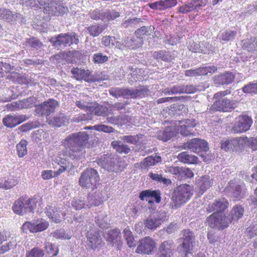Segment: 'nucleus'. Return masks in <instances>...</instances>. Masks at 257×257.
I'll list each match as a JSON object with an SVG mask.
<instances>
[{
	"label": "nucleus",
	"instance_id": "f257e3e1",
	"mask_svg": "<svg viewBox=\"0 0 257 257\" xmlns=\"http://www.w3.org/2000/svg\"><path fill=\"white\" fill-rule=\"evenodd\" d=\"M88 136L85 132H78L68 136L63 142L65 151L63 157L60 158L58 164L60 166L56 172L57 175L65 171L73 168V163L69 160L80 159L84 153V146L87 143Z\"/></svg>",
	"mask_w": 257,
	"mask_h": 257
},
{
	"label": "nucleus",
	"instance_id": "f03ea898",
	"mask_svg": "<svg viewBox=\"0 0 257 257\" xmlns=\"http://www.w3.org/2000/svg\"><path fill=\"white\" fill-rule=\"evenodd\" d=\"M196 125V122L194 120L184 119L175 121L173 125L165 128L161 139L163 141H167L175 136L177 133H180L184 136L190 135L192 134L193 128Z\"/></svg>",
	"mask_w": 257,
	"mask_h": 257
},
{
	"label": "nucleus",
	"instance_id": "7ed1b4c3",
	"mask_svg": "<svg viewBox=\"0 0 257 257\" xmlns=\"http://www.w3.org/2000/svg\"><path fill=\"white\" fill-rule=\"evenodd\" d=\"M193 188L188 184L179 185L174 190L172 200L173 206L176 208L186 203L193 195Z\"/></svg>",
	"mask_w": 257,
	"mask_h": 257
},
{
	"label": "nucleus",
	"instance_id": "20e7f679",
	"mask_svg": "<svg viewBox=\"0 0 257 257\" xmlns=\"http://www.w3.org/2000/svg\"><path fill=\"white\" fill-rule=\"evenodd\" d=\"M230 93V91L226 90L215 93L214 98L218 99L215 101L211 108L214 111H229L236 106V101L233 100L227 99L226 98H219Z\"/></svg>",
	"mask_w": 257,
	"mask_h": 257
},
{
	"label": "nucleus",
	"instance_id": "39448f33",
	"mask_svg": "<svg viewBox=\"0 0 257 257\" xmlns=\"http://www.w3.org/2000/svg\"><path fill=\"white\" fill-rule=\"evenodd\" d=\"M99 177L97 171L89 168L84 170L79 179V184L83 188L93 189L98 181Z\"/></svg>",
	"mask_w": 257,
	"mask_h": 257
},
{
	"label": "nucleus",
	"instance_id": "423d86ee",
	"mask_svg": "<svg viewBox=\"0 0 257 257\" xmlns=\"http://www.w3.org/2000/svg\"><path fill=\"white\" fill-rule=\"evenodd\" d=\"M35 198H19L14 202L13 206L14 212L20 215H24L28 212H33L37 205Z\"/></svg>",
	"mask_w": 257,
	"mask_h": 257
},
{
	"label": "nucleus",
	"instance_id": "0eeeda50",
	"mask_svg": "<svg viewBox=\"0 0 257 257\" xmlns=\"http://www.w3.org/2000/svg\"><path fill=\"white\" fill-rule=\"evenodd\" d=\"M148 89L146 87H143L139 89H129L125 88H112L109 90V93L112 96L117 98L123 97L127 98L143 97L148 93Z\"/></svg>",
	"mask_w": 257,
	"mask_h": 257
},
{
	"label": "nucleus",
	"instance_id": "6e6552de",
	"mask_svg": "<svg viewBox=\"0 0 257 257\" xmlns=\"http://www.w3.org/2000/svg\"><path fill=\"white\" fill-rule=\"evenodd\" d=\"M167 213L164 211L154 212L144 220L145 226L149 229L154 230L168 219Z\"/></svg>",
	"mask_w": 257,
	"mask_h": 257
},
{
	"label": "nucleus",
	"instance_id": "1a4fd4ad",
	"mask_svg": "<svg viewBox=\"0 0 257 257\" xmlns=\"http://www.w3.org/2000/svg\"><path fill=\"white\" fill-rule=\"evenodd\" d=\"M251 117L246 114L239 115L235 117L233 126L231 129V132L234 134H239L249 130L252 124Z\"/></svg>",
	"mask_w": 257,
	"mask_h": 257
},
{
	"label": "nucleus",
	"instance_id": "9d476101",
	"mask_svg": "<svg viewBox=\"0 0 257 257\" xmlns=\"http://www.w3.org/2000/svg\"><path fill=\"white\" fill-rule=\"evenodd\" d=\"M248 142L247 137L225 139L221 143V148L225 151H235L243 147Z\"/></svg>",
	"mask_w": 257,
	"mask_h": 257
},
{
	"label": "nucleus",
	"instance_id": "9b49d317",
	"mask_svg": "<svg viewBox=\"0 0 257 257\" xmlns=\"http://www.w3.org/2000/svg\"><path fill=\"white\" fill-rule=\"evenodd\" d=\"M49 225L48 221L41 219L25 222L23 224L22 229L23 232L26 233H27L28 231L36 233L46 230Z\"/></svg>",
	"mask_w": 257,
	"mask_h": 257
},
{
	"label": "nucleus",
	"instance_id": "f8f14e48",
	"mask_svg": "<svg viewBox=\"0 0 257 257\" xmlns=\"http://www.w3.org/2000/svg\"><path fill=\"white\" fill-rule=\"evenodd\" d=\"M51 42L56 48H63L72 44H77L79 40L74 33L70 34H61L59 35L55 39H51Z\"/></svg>",
	"mask_w": 257,
	"mask_h": 257
},
{
	"label": "nucleus",
	"instance_id": "ddd939ff",
	"mask_svg": "<svg viewBox=\"0 0 257 257\" xmlns=\"http://www.w3.org/2000/svg\"><path fill=\"white\" fill-rule=\"evenodd\" d=\"M182 238V247L186 255L191 253L197 249V243L195 241V236L192 231L184 230L183 231Z\"/></svg>",
	"mask_w": 257,
	"mask_h": 257
},
{
	"label": "nucleus",
	"instance_id": "4468645a",
	"mask_svg": "<svg viewBox=\"0 0 257 257\" xmlns=\"http://www.w3.org/2000/svg\"><path fill=\"white\" fill-rule=\"evenodd\" d=\"M207 221L209 226L213 228H224L228 226L227 218L222 213L214 212L207 218Z\"/></svg>",
	"mask_w": 257,
	"mask_h": 257
},
{
	"label": "nucleus",
	"instance_id": "2eb2a0df",
	"mask_svg": "<svg viewBox=\"0 0 257 257\" xmlns=\"http://www.w3.org/2000/svg\"><path fill=\"white\" fill-rule=\"evenodd\" d=\"M117 158L110 154H106L103 158L99 159L98 164L104 169L111 172H118L120 171L119 166L117 164Z\"/></svg>",
	"mask_w": 257,
	"mask_h": 257
},
{
	"label": "nucleus",
	"instance_id": "dca6fc26",
	"mask_svg": "<svg viewBox=\"0 0 257 257\" xmlns=\"http://www.w3.org/2000/svg\"><path fill=\"white\" fill-rule=\"evenodd\" d=\"M155 247L154 240L147 236L139 241L136 251L139 253L149 254L153 251Z\"/></svg>",
	"mask_w": 257,
	"mask_h": 257
},
{
	"label": "nucleus",
	"instance_id": "f3484780",
	"mask_svg": "<svg viewBox=\"0 0 257 257\" xmlns=\"http://www.w3.org/2000/svg\"><path fill=\"white\" fill-rule=\"evenodd\" d=\"M184 145L185 148H187L194 153L206 152L208 150L207 143L204 140L197 138L192 139Z\"/></svg>",
	"mask_w": 257,
	"mask_h": 257
},
{
	"label": "nucleus",
	"instance_id": "a211bd4d",
	"mask_svg": "<svg viewBox=\"0 0 257 257\" xmlns=\"http://www.w3.org/2000/svg\"><path fill=\"white\" fill-rule=\"evenodd\" d=\"M57 106V101L50 99L43 104L38 105L36 109V111L42 116H48L55 111Z\"/></svg>",
	"mask_w": 257,
	"mask_h": 257
},
{
	"label": "nucleus",
	"instance_id": "6ab92c4d",
	"mask_svg": "<svg viewBox=\"0 0 257 257\" xmlns=\"http://www.w3.org/2000/svg\"><path fill=\"white\" fill-rule=\"evenodd\" d=\"M206 5V0H194L190 3L180 7L179 11L180 13L186 14L193 11H198Z\"/></svg>",
	"mask_w": 257,
	"mask_h": 257
},
{
	"label": "nucleus",
	"instance_id": "aec40b11",
	"mask_svg": "<svg viewBox=\"0 0 257 257\" xmlns=\"http://www.w3.org/2000/svg\"><path fill=\"white\" fill-rule=\"evenodd\" d=\"M174 249L173 240L165 241L159 247L158 257H171Z\"/></svg>",
	"mask_w": 257,
	"mask_h": 257
},
{
	"label": "nucleus",
	"instance_id": "412c9836",
	"mask_svg": "<svg viewBox=\"0 0 257 257\" xmlns=\"http://www.w3.org/2000/svg\"><path fill=\"white\" fill-rule=\"evenodd\" d=\"M228 204L225 198L218 199L208 205L207 210L209 212L215 211V212L222 213V211L227 208Z\"/></svg>",
	"mask_w": 257,
	"mask_h": 257
},
{
	"label": "nucleus",
	"instance_id": "4be33fe9",
	"mask_svg": "<svg viewBox=\"0 0 257 257\" xmlns=\"http://www.w3.org/2000/svg\"><path fill=\"white\" fill-rule=\"evenodd\" d=\"M139 197L142 200H146L149 202L155 201L157 203H159L161 201L160 193L157 191L149 190L143 191L140 193Z\"/></svg>",
	"mask_w": 257,
	"mask_h": 257
},
{
	"label": "nucleus",
	"instance_id": "5701e85b",
	"mask_svg": "<svg viewBox=\"0 0 257 257\" xmlns=\"http://www.w3.org/2000/svg\"><path fill=\"white\" fill-rule=\"evenodd\" d=\"M88 244L93 249H94L100 245L102 243V238L99 234L94 230H90L87 232V235Z\"/></svg>",
	"mask_w": 257,
	"mask_h": 257
},
{
	"label": "nucleus",
	"instance_id": "b1692460",
	"mask_svg": "<svg viewBox=\"0 0 257 257\" xmlns=\"http://www.w3.org/2000/svg\"><path fill=\"white\" fill-rule=\"evenodd\" d=\"M213 179L209 175H204L201 176L197 180V186L200 188V191L199 192L201 195L213 184Z\"/></svg>",
	"mask_w": 257,
	"mask_h": 257
},
{
	"label": "nucleus",
	"instance_id": "393cba45",
	"mask_svg": "<svg viewBox=\"0 0 257 257\" xmlns=\"http://www.w3.org/2000/svg\"><path fill=\"white\" fill-rule=\"evenodd\" d=\"M234 79V75L233 73L226 72L215 77L214 82L218 84H229L231 83Z\"/></svg>",
	"mask_w": 257,
	"mask_h": 257
},
{
	"label": "nucleus",
	"instance_id": "a878e982",
	"mask_svg": "<svg viewBox=\"0 0 257 257\" xmlns=\"http://www.w3.org/2000/svg\"><path fill=\"white\" fill-rule=\"evenodd\" d=\"M202 46H201L193 42L188 46V48L190 51L195 53L199 52L205 54L209 53L212 51L211 46L207 43H202Z\"/></svg>",
	"mask_w": 257,
	"mask_h": 257
},
{
	"label": "nucleus",
	"instance_id": "bb28decb",
	"mask_svg": "<svg viewBox=\"0 0 257 257\" xmlns=\"http://www.w3.org/2000/svg\"><path fill=\"white\" fill-rule=\"evenodd\" d=\"M106 239L113 244H119L121 242V235L119 229H114L109 231L105 234Z\"/></svg>",
	"mask_w": 257,
	"mask_h": 257
},
{
	"label": "nucleus",
	"instance_id": "cd10ccee",
	"mask_svg": "<svg viewBox=\"0 0 257 257\" xmlns=\"http://www.w3.org/2000/svg\"><path fill=\"white\" fill-rule=\"evenodd\" d=\"M243 213L244 209L240 205L234 207L227 217L228 223L237 221L242 216Z\"/></svg>",
	"mask_w": 257,
	"mask_h": 257
},
{
	"label": "nucleus",
	"instance_id": "c85d7f7f",
	"mask_svg": "<svg viewBox=\"0 0 257 257\" xmlns=\"http://www.w3.org/2000/svg\"><path fill=\"white\" fill-rule=\"evenodd\" d=\"M74 77L78 80H84L86 81H89L90 72L88 70H85L78 68H73L71 71Z\"/></svg>",
	"mask_w": 257,
	"mask_h": 257
},
{
	"label": "nucleus",
	"instance_id": "c756f323",
	"mask_svg": "<svg viewBox=\"0 0 257 257\" xmlns=\"http://www.w3.org/2000/svg\"><path fill=\"white\" fill-rule=\"evenodd\" d=\"M32 103L29 99H24L21 101L13 102L7 104V107L11 110L21 109L31 107Z\"/></svg>",
	"mask_w": 257,
	"mask_h": 257
},
{
	"label": "nucleus",
	"instance_id": "7c9ffc66",
	"mask_svg": "<svg viewBox=\"0 0 257 257\" xmlns=\"http://www.w3.org/2000/svg\"><path fill=\"white\" fill-rule=\"evenodd\" d=\"M47 215L53 221L57 223L61 220V216L54 205L51 204L46 208Z\"/></svg>",
	"mask_w": 257,
	"mask_h": 257
},
{
	"label": "nucleus",
	"instance_id": "2f4dec72",
	"mask_svg": "<svg viewBox=\"0 0 257 257\" xmlns=\"http://www.w3.org/2000/svg\"><path fill=\"white\" fill-rule=\"evenodd\" d=\"M178 159L180 162L184 163L197 164L198 163L197 157L191 154L190 155L185 152L179 154Z\"/></svg>",
	"mask_w": 257,
	"mask_h": 257
},
{
	"label": "nucleus",
	"instance_id": "473e14b6",
	"mask_svg": "<svg viewBox=\"0 0 257 257\" xmlns=\"http://www.w3.org/2000/svg\"><path fill=\"white\" fill-rule=\"evenodd\" d=\"M111 146L115 150L120 153L127 154L131 151L130 147L126 145H124L119 141H113L111 144Z\"/></svg>",
	"mask_w": 257,
	"mask_h": 257
},
{
	"label": "nucleus",
	"instance_id": "72a5a7b5",
	"mask_svg": "<svg viewBox=\"0 0 257 257\" xmlns=\"http://www.w3.org/2000/svg\"><path fill=\"white\" fill-rule=\"evenodd\" d=\"M10 237L9 233L7 232H3L1 234V253H3L8 251L10 247L12 246L10 241H7L8 238Z\"/></svg>",
	"mask_w": 257,
	"mask_h": 257
},
{
	"label": "nucleus",
	"instance_id": "f704fd0d",
	"mask_svg": "<svg viewBox=\"0 0 257 257\" xmlns=\"http://www.w3.org/2000/svg\"><path fill=\"white\" fill-rule=\"evenodd\" d=\"M107 109L106 107L97 105L95 106H90L88 113L94 114L98 116H104L107 114Z\"/></svg>",
	"mask_w": 257,
	"mask_h": 257
},
{
	"label": "nucleus",
	"instance_id": "c9c22d12",
	"mask_svg": "<svg viewBox=\"0 0 257 257\" xmlns=\"http://www.w3.org/2000/svg\"><path fill=\"white\" fill-rule=\"evenodd\" d=\"M123 234L124 238L126 241L128 246L130 247L135 246L136 245V241L134 239L132 232L128 227L123 229Z\"/></svg>",
	"mask_w": 257,
	"mask_h": 257
},
{
	"label": "nucleus",
	"instance_id": "e433bc0d",
	"mask_svg": "<svg viewBox=\"0 0 257 257\" xmlns=\"http://www.w3.org/2000/svg\"><path fill=\"white\" fill-rule=\"evenodd\" d=\"M141 42L142 41L140 38H137L136 39H135L132 37L128 38L127 40L124 41L126 47H127L130 49H135L141 46Z\"/></svg>",
	"mask_w": 257,
	"mask_h": 257
},
{
	"label": "nucleus",
	"instance_id": "4c0bfd02",
	"mask_svg": "<svg viewBox=\"0 0 257 257\" xmlns=\"http://www.w3.org/2000/svg\"><path fill=\"white\" fill-rule=\"evenodd\" d=\"M236 35V31L226 30L221 32L218 35V37L220 40L224 41H229L234 39Z\"/></svg>",
	"mask_w": 257,
	"mask_h": 257
},
{
	"label": "nucleus",
	"instance_id": "58836bf2",
	"mask_svg": "<svg viewBox=\"0 0 257 257\" xmlns=\"http://www.w3.org/2000/svg\"><path fill=\"white\" fill-rule=\"evenodd\" d=\"M2 15L3 19H5L7 21L11 22H13L15 21L18 20L21 16L19 14H13L12 12L8 10H4L2 14H1V16Z\"/></svg>",
	"mask_w": 257,
	"mask_h": 257
},
{
	"label": "nucleus",
	"instance_id": "ea45409f",
	"mask_svg": "<svg viewBox=\"0 0 257 257\" xmlns=\"http://www.w3.org/2000/svg\"><path fill=\"white\" fill-rule=\"evenodd\" d=\"M144 136L141 134L136 136H125L121 138V140L124 142L131 144H136L138 143L142 142L141 140L143 139Z\"/></svg>",
	"mask_w": 257,
	"mask_h": 257
},
{
	"label": "nucleus",
	"instance_id": "a19ab883",
	"mask_svg": "<svg viewBox=\"0 0 257 257\" xmlns=\"http://www.w3.org/2000/svg\"><path fill=\"white\" fill-rule=\"evenodd\" d=\"M161 161V158L159 156H149L146 158L143 162V166L145 167L153 166Z\"/></svg>",
	"mask_w": 257,
	"mask_h": 257
},
{
	"label": "nucleus",
	"instance_id": "79ce46f5",
	"mask_svg": "<svg viewBox=\"0 0 257 257\" xmlns=\"http://www.w3.org/2000/svg\"><path fill=\"white\" fill-rule=\"evenodd\" d=\"M27 142L22 140L17 145V150L19 157L22 158L27 154Z\"/></svg>",
	"mask_w": 257,
	"mask_h": 257
},
{
	"label": "nucleus",
	"instance_id": "37998d69",
	"mask_svg": "<svg viewBox=\"0 0 257 257\" xmlns=\"http://www.w3.org/2000/svg\"><path fill=\"white\" fill-rule=\"evenodd\" d=\"M72 206L76 210H80L86 207V202L83 197H80L78 198H75L71 202Z\"/></svg>",
	"mask_w": 257,
	"mask_h": 257
},
{
	"label": "nucleus",
	"instance_id": "c03bdc74",
	"mask_svg": "<svg viewBox=\"0 0 257 257\" xmlns=\"http://www.w3.org/2000/svg\"><path fill=\"white\" fill-rule=\"evenodd\" d=\"M3 121L6 126L9 127H13L18 124L16 115H8L3 118Z\"/></svg>",
	"mask_w": 257,
	"mask_h": 257
},
{
	"label": "nucleus",
	"instance_id": "a18cd8bd",
	"mask_svg": "<svg viewBox=\"0 0 257 257\" xmlns=\"http://www.w3.org/2000/svg\"><path fill=\"white\" fill-rule=\"evenodd\" d=\"M86 202V207L87 208H90L91 207L97 206L99 205L102 201L100 200H97L96 198V197L93 195H89L87 198L86 200H85Z\"/></svg>",
	"mask_w": 257,
	"mask_h": 257
},
{
	"label": "nucleus",
	"instance_id": "49530a36",
	"mask_svg": "<svg viewBox=\"0 0 257 257\" xmlns=\"http://www.w3.org/2000/svg\"><path fill=\"white\" fill-rule=\"evenodd\" d=\"M194 176V173L192 170L185 167H181L178 179H184L186 178H192Z\"/></svg>",
	"mask_w": 257,
	"mask_h": 257
},
{
	"label": "nucleus",
	"instance_id": "de8ad7c7",
	"mask_svg": "<svg viewBox=\"0 0 257 257\" xmlns=\"http://www.w3.org/2000/svg\"><path fill=\"white\" fill-rule=\"evenodd\" d=\"M103 30L104 28L101 25H92L87 28L90 35L93 37L98 36Z\"/></svg>",
	"mask_w": 257,
	"mask_h": 257
},
{
	"label": "nucleus",
	"instance_id": "09e8293b",
	"mask_svg": "<svg viewBox=\"0 0 257 257\" xmlns=\"http://www.w3.org/2000/svg\"><path fill=\"white\" fill-rule=\"evenodd\" d=\"M86 128L93 129L97 131L103 132L108 133H112L114 131V129L112 127L104 124L95 125L93 126H89L88 127H85V129Z\"/></svg>",
	"mask_w": 257,
	"mask_h": 257
},
{
	"label": "nucleus",
	"instance_id": "8fccbe9b",
	"mask_svg": "<svg viewBox=\"0 0 257 257\" xmlns=\"http://www.w3.org/2000/svg\"><path fill=\"white\" fill-rule=\"evenodd\" d=\"M104 11L103 10H95L91 12L89 14L90 17L94 20H101L105 21V15H104Z\"/></svg>",
	"mask_w": 257,
	"mask_h": 257
},
{
	"label": "nucleus",
	"instance_id": "3c124183",
	"mask_svg": "<svg viewBox=\"0 0 257 257\" xmlns=\"http://www.w3.org/2000/svg\"><path fill=\"white\" fill-rule=\"evenodd\" d=\"M163 92L166 94L183 93V85H176L171 88H166L163 91Z\"/></svg>",
	"mask_w": 257,
	"mask_h": 257
},
{
	"label": "nucleus",
	"instance_id": "603ef678",
	"mask_svg": "<svg viewBox=\"0 0 257 257\" xmlns=\"http://www.w3.org/2000/svg\"><path fill=\"white\" fill-rule=\"evenodd\" d=\"M105 15V21L113 20L120 16L119 13L116 12L114 10H105L104 11Z\"/></svg>",
	"mask_w": 257,
	"mask_h": 257
},
{
	"label": "nucleus",
	"instance_id": "864d4df0",
	"mask_svg": "<svg viewBox=\"0 0 257 257\" xmlns=\"http://www.w3.org/2000/svg\"><path fill=\"white\" fill-rule=\"evenodd\" d=\"M26 45L36 49H40L44 46L43 44L40 42L39 40L34 38L28 40L26 42Z\"/></svg>",
	"mask_w": 257,
	"mask_h": 257
},
{
	"label": "nucleus",
	"instance_id": "5fc2aeb1",
	"mask_svg": "<svg viewBox=\"0 0 257 257\" xmlns=\"http://www.w3.org/2000/svg\"><path fill=\"white\" fill-rule=\"evenodd\" d=\"M44 252L42 249L38 247H34L28 252L26 257H43Z\"/></svg>",
	"mask_w": 257,
	"mask_h": 257
},
{
	"label": "nucleus",
	"instance_id": "6e6d98bb",
	"mask_svg": "<svg viewBox=\"0 0 257 257\" xmlns=\"http://www.w3.org/2000/svg\"><path fill=\"white\" fill-rule=\"evenodd\" d=\"M242 89L246 93H257V83H249L242 87Z\"/></svg>",
	"mask_w": 257,
	"mask_h": 257
},
{
	"label": "nucleus",
	"instance_id": "4d7b16f0",
	"mask_svg": "<svg viewBox=\"0 0 257 257\" xmlns=\"http://www.w3.org/2000/svg\"><path fill=\"white\" fill-rule=\"evenodd\" d=\"M45 249L48 253L52 254V255H56L58 252L57 246L49 242H46Z\"/></svg>",
	"mask_w": 257,
	"mask_h": 257
},
{
	"label": "nucleus",
	"instance_id": "13d9d810",
	"mask_svg": "<svg viewBox=\"0 0 257 257\" xmlns=\"http://www.w3.org/2000/svg\"><path fill=\"white\" fill-rule=\"evenodd\" d=\"M101 42L105 47H112L115 45V38L112 36H106L102 38Z\"/></svg>",
	"mask_w": 257,
	"mask_h": 257
},
{
	"label": "nucleus",
	"instance_id": "bf43d9fd",
	"mask_svg": "<svg viewBox=\"0 0 257 257\" xmlns=\"http://www.w3.org/2000/svg\"><path fill=\"white\" fill-rule=\"evenodd\" d=\"M154 57L158 60L170 61L168 53L165 51L155 52Z\"/></svg>",
	"mask_w": 257,
	"mask_h": 257
},
{
	"label": "nucleus",
	"instance_id": "052dcab7",
	"mask_svg": "<svg viewBox=\"0 0 257 257\" xmlns=\"http://www.w3.org/2000/svg\"><path fill=\"white\" fill-rule=\"evenodd\" d=\"M107 219L106 218V214L104 213L100 212L96 218V222L101 228L105 227V224H106Z\"/></svg>",
	"mask_w": 257,
	"mask_h": 257
},
{
	"label": "nucleus",
	"instance_id": "680f3d73",
	"mask_svg": "<svg viewBox=\"0 0 257 257\" xmlns=\"http://www.w3.org/2000/svg\"><path fill=\"white\" fill-rule=\"evenodd\" d=\"M52 235L53 237L57 239H69L71 238V236L67 233H66L63 230H56Z\"/></svg>",
	"mask_w": 257,
	"mask_h": 257
},
{
	"label": "nucleus",
	"instance_id": "e2e57ef3",
	"mask_svg": "<svg viewBox=\"0 0 257 257\" xmlns=\"http://www.w3.org/2000/svg\"><path fill=\"white\" fill-rule=\"evenodd\" d=\"M154 30V27H142L140 29H139L136 31L135 34L137 36V38H139L142 35H147L148 33H149L150 31H152Z\"/></svg>",
	"mask_w": 257,
	"mask_h": 257
},
{
	"label": "nucleus",
	"instance_id": "0e129e2a",
	"mask_svg": "<svg viewBox=\"0 0 257 257\" xmlns=\"http://www.w3.org/2000/svg\"><path fill=\"white\" fill-rule=\"evenodd\" d=\"M181 167L173 166H166L164 169L167 173H170L172 174L176 175L178 178Z\"/></svg>",
	"mask_w": 257,
	"mask_h": 257
},
{
	"label": "nucleus",
	"instance_id": "69168bd1",
	"mask_svg": "<svg viewBox=\"0 0 257 257\" xmlns=\"http://www.w3.org/2000/svg\"><path fill=\"white\" fill-rule=\"evenodd\" d=\"M107 60V56L103 55L101 53L95 54L93 56V61L96 64H101L106 62Z\"/></svg>",
	"mask_w": 257,
	"mask_h": 257
},
{
	"label": "nucleus",
	"instance_id": "338daca9",
	"mask_svg": "<svg viewBox=\"0 0 257 257\" xmlns=\"http://www.w3.org/2000/svg\"><path fill=\"white\" fill-rule=\"evenodd\" d=\"M17 184V180L11 177L5 181L3 187L5 188L6 189H9L15 186Z\"/></svg>",
	"mask_w": 257,
	"mask_h": 257
},
{
	"label": "nucleus",
	"instance_id": "774afa93",
	"mask_svg": "<svg viewBox=\"0 0 257 257\" xmlns=\"http://www.w3.org/2000/svg\"><path fill=\"white\" fill-rule=\"evenodd\" d=\"M245 233L250 238L253 237L257 234V225H252L249 226L246 230Z\"/></svg>",
	"mask_w": 257,
	"mask_h": 257
}]
</instances>
